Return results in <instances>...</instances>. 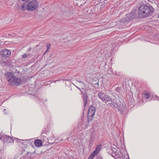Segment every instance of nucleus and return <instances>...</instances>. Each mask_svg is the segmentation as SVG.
<instances>
[{
  "mask_svg": "<svg viewBox=\"0 0 159 159\" xmlns=\"http://www.w3.org/2000/svg\"><path fill=\"white\" fill-rule=\"evenodd\" d=\"M152 12L149 7L145 5H141L138 10L134 9L131 12V14H134L136 19L141 17H146L151 15Z\"/></svg>",
  "mask_w": 159,
  "mask_h": 159,
  "instance_id": "f257e3e1",
  "label": "nucleus"
},
{
  "mask_svg": "<svg viewBox=\"0 0 159 159\" xmlns=\"http://www.w3.org/2000/svg\"><path fill=\"white\" fill-rule=\"evenodd\" d=\"M107 104L112 108L115 110H117L121 115L124 113L126 109L125 106L123 105L119 99H113L111 98Z\"/></svg>",
  "mask_w": 159,
  "mask_h": 159,
  "instance_id": "f03ea898",
  "label": "nucleus"
},
{
  "mask_svg": "<svg viewBox=\"0 0 159 159\" xmlns=\"http://www.w3.org/2000/svg\"><path fill=\"white\" fill-rule=\"evenodd\" d=\"M39 3L35 0H33L28 2V11H32L36 10L39 6Z\"/></svg>",
  "mask_w": 159,
  "mask_h": 159,
  "instance_id": "7ed1b4c3",
  "label": "nucleus"
},
{
  "mask_svg": "<svg viewBox=\"0 0 159 159\" xmlns=\"http://www.w3.org/2000/svg\"><path fill=\"white\" fill-rule=\"evenodd\" d=\"M96 111L95 108L93 106H91L89 107L88 113V121H91L93 119L95 112Z\"/></svg>",
  "mask_w": 159,
  "mask_h": 159,
  "instance_id": "20e7f679",
  "label": "nucleus"
},
{
  "mask_svg": "<svg viewBox=\"0 0 159 159\" xmlns=\"http://www.w3.org/2000/svg\"><path fill=\"white\" fill-rule=\"evenodd\" d=\"M25 80H23V78L21 77L20 78H18L16 76H14L13 77L10 84L11 85H20L22 83H24Z\"/></svg>",
  "mask_w": 159,
  "mask_h": 159,
  "instance_id": "39448f33",
  "label": "nucleus"
},
{
  "mask_svg": "<svg viewBox=\"0 0 159 159\" xmlns=\"http://www.w3.org/2000/svg\"><path fill=\"white\" fill-rule=\"evenodd\" d=\"M99 98L103 102L105 103L106 104L108 102L111 100L110 98L107 95L103 93L102 92H99L98 95Z\"/></svg>",
  "mask_w": 159,
  "mask_h": 159,
  "instance_id": "423d86ee",
  "label": "nucleus"
},
{
  "mask_svg": "<svg viewBox=\"0 0 159 159\" xmlns=\"http://www.w3.org/2000/svg\"><path fill=\"white\" fill-rule=\"evenodd\" d=\"M0 139L2 140L4 142L11 143H13L14 142V140L13 138L3 134H0Z\"/></svg>",
  "mask_w": 159,
  "mask_h": 159,
  "instance_id": "0eeeda50",
  "label": "nucleus"
},
{
  "mask_svg": "<svg viewBox=\"0 0 159 159\" xmlns=\"http://www.w3.org/2000/svg\"><path fill=\"white\" fill-rule=\"evenodd\" d=\"M133 19H136L134 14H131V12L129 14H127L125 18L121 20V22L122 24H126Z\"/></svg>",
  "mask_w": 159,
  "mask_h": 159,
  "instance_id": "6e6552de",
  "label": "nucleus"
},
{
  "mask_svg": "<svg viewBox=\"0 0 159 159\" xmlns=\"http://www.w3.org/2000/svg\"><path fill=\"white\" fill-rule=\"evenodd\" d=\"M91 121H88V119L87 120H84L81 119V120L79 122L78 126L82 129H86L89 125V122Z\"/></svg>",
  "mask_w": 159,
  "mask_h": 159,
  "instance_id": "1a4fd4ad",
  "label": "nucleus"
},
{
  "mask_svg": "<svg viewBox=\"0 0 159 159\" xmlns=\"http://www.w3.org/2000/svg\"><path fill=\"white\" fill-rule=\"evenodd\" d=\"M0 54L3 57L7 58L11 55V52L7 49H4L1 51Z\"/></svg>",
  "mask_w": 159,
  "mask_h": 159,
  "instance_id": "9d476101",
  "label": "nucleus"
},
{
  "mask_svg": "<svg viewBox=\"0 0 159 159\" xmlns=\"http://www.w3.org/2000/svg\"><path fill=\"white\" fill-rule=\"evenodd\" d=\"M4 76L10 84L14 76V75L11 72H7L5 73Z\"/></svg>",
  "mask_w": 159,
  "mask_h": 159,
  "instance_id": "9b49d317",
  "label": "nucleus"
},
{
  "mask_svg": "<svg viewBox=\"0 0 159 159\" xmlns=\"http://www.w3.org/2000/svg\"><path fill=\"white\" fill-rule=\"evenodd\" d=\"M102 146L101 145H99L97 146L95 150L94 151L93 153L95 154L96 155H97L99 152L100 151L101 148Z\"/></svg>",
  "mask_w": 159,
  "mask_h": 159,
  "instance_id": "f8f14e48",
  "label": "nucleus"
},
{
  "mask_svg": "<svg viewBox=\"0 0 159 159\" xmlns=\"http://www.w3.org/2000/svg\"><path fill=\"white\" fill-rule=\"evenodd\" d=\"M28 3H27L26 2H25L21 4V7L23 11H25L27 10H28Z\"/></svg>",
  "mask_w": 159,
  "mask_h": 159,
  "instance_id": "ddd939ff",
  "label": "nucleus"
},
{
  "mask_svg": "<svg viewBox=\"0 0 159 159\" xmlns=\"http://www.w3.org/2000/svg\"><path fill=\"white\" fill-rule=\"evenodd\" d=\"M84 107L86 106L88 102V97L86 94H84L83 97Z\"/></svg>",
  "mask_w": 159,
  "mask_h": 159,
  "instance_id": "4468645a",
  "label": "nucleus"
},
{
  "mask_svg": "<svg viewBox=\"0 0 159 159\" xmlns=\"http://www.w3.org/2000/svg\"><path fill=\"white\" fill-rule=\"evenodd\" d=\"M34 144L37 147H40L42 145V143L41 140L36 139L35 140Z\"/></svg>",
  "mask_w": 159,
  "mask_h": 159,
  "instance_id": "2eb2a0df",
  "label": "nucleus"
},
{
  "mask_svg": "<svg viewBox=\"0 0 159 159\" xmlns=\"http://www.w3.org/2000/svg\"><path fill=\"white\" fill-rule=\"evenodd\" d=\"M143 97L146 98H149L151 97L150 94L148 93H143Z\"/></svg>",
  "mask_w": 159,
  "mask_h": 159,
  "instance_id": "dca6fc26",
  "label": "nucleus"
},
{
  "mask_svg": "<svg viewBox=\"0 0 159 159\" xmlns=\"http://www.w3.org/2000/svg\"><path fill=\"white\" fill-rule=\"evenodd\" d=\"M93 137L92 136H91L90 137V139L89 140V145L91 146V145L93 143Z\"/></svg>",
  "mask_w": 159,
  "mask_h": 159,
  "instance_id": "f3484780",
  "label": "nucleus"
},
{
  "mask_svg": "<svg viewBox=\"0 0 159 159\" xmlns=\"http://www.w3.org/2000/svg\"><path fill=\"white\" fill-rule=\"evenodd\" d=\"M95 156L96 155L92 152L90 154V156L89 157L88 159H93Z\"/></svg>",
  "mask_w": 159,
  "mask_h": 159,
  "instance_id": "a211bd4d",
  "label": "nucleus"
},
{
  "mask_svg": "<svg viewBox=\"0 0 159 159\" xmlns=\"http://www.w3.org/2000/svg\"><path fill=\"white\" fill-rule=\"evenodd\" d=\"M46 46L47 49L45 52H46L48 51V50L50 47L51 45L50 44H47Z\"/></svg>",
  "mask_w": 159,
  "mask_h": 159,
  "instance_id": "6ab92c4d",
  "label": "nucleus"
},
{
  "mask_svg": "<svg viewBox=\"0 0 159 159\" xmlns=\"http://www.w3.org/2000/svg\"><path fill=\"white\" fill-rule=\"evenodd\" d=\"M121 91V89L119 87H117L116 89V91L117 93H120Z\"/></svg>",
  "mask_w": 159,
  "mask_h": 159,
  "instance_id": "aec40b11",
  "label": "nucleus"
},
{
  "mask_svg": "<svg viewBox=\"0 0 159 159\" xmlns=\"http://www.w3.org/2000/svg\"><path fill=\"white\" fill-rule=\"evenodd\" d=\"M23 58H26L27 57V55L26 54H24L23 56Z\"/></svg>",
  "mask_w": 159,
  "mask_h": 159,
  "instance_id": "412c9836",
  "label": "nucleus"
},
{
  "mask_svg": "<svg viewBox=\"0 0 159 159\" xmlns=\"http://www.w3.org/2000/svg\"><path fill=\"white\" fill-rule=\"evenodd\" d=\"M113 149H112V151L114 153L116 152V151H117V149H116L115 148H114V150H113Z\"/></svg>",
  "mask_w": 159,
  "mask_h": 159,
  "instance_id": "4be33fe9",
  "label": "nucleus"
},
{
  "mask_svg": "<svg viewBox=\"0 0 159 159\" xmlns=\"http://www.w3.org/2000/svg\"><path fill=\"white\" fill-rule=\"evenodd\" d=\"M96 159H103V158L102 157H97Z\"/></svg>",
  "mask_w": 159,
  "mask_h": 159,
  "instance_id": "5701e85b",
  "label": "nucleus"
},
{
  "mask_svg": "<svg viewBox=\"0 0 159 159\" xmlns=\"http://www.w3.org/2000/svg\"><path fill=\"white\" fill-rule=\"evenodd\" d=\"M5 111H6V109H4L3 112H4L5 114H6L7 113H5Z\"/></svg>",
  "mask_w": 159,
  "mask_h": 159,
  "instance_id": "b1692460",
  "label": "nucleus"
},
{
  "mask_svg": "<svg viewBox=\"0 0 159 159\" xmlns=\"http://www.w3.org/2000/svg\"><path fill=\"white\" fill-rule=\"evenodd\" d=\"M21 0L22 1H28V0Z\"/></svg>",
  "mask_w": 159,
  "mask_h": 159,
  "instance_id": "393cba45",
  "label": "nucleus"
},
{
  "mask_svg": "<svg viewBox=\"0 0 159 159\" xmlns=\"http://www.w3.org/2000/svg\"><path fill=\"white\" fill-rule=\"evenodd\" d=\"M95 84H98V83H95Z\"/></svg>",
  "mask_w": 159,
  "mask_h": 159,
  "instance_id": "a878e982",
  "label": "nucleus"
},
{
  "mask_svg": "<svg viewBox=\"0 0 159 159\" xmlns=\"http://www.w3.org/2000/svg\"><path fill=\"white\" fill-rule=\"evenodd\" d=\"M105 65H106V63H105Z\"/></svg>",
  "mask_w": 159,
  "mask_h": 159,
  "instance_id": "bb28decb",
  "label": "nucleus"
},
{
  "mask_svg": "<svg viewBox=\"0 0 159 159\" xmlns=\"http://www.w3.org/2000/svg\"><path fill=\"white\" fill-rule=\"evenodd\" d=\"M158 17L159 18V16H158Z\"/></svg>",
  "mask_w": 159,
  "mask_h": 159,
  "instance_id": "cd10ccee",
  "label": "nucleus"
}]
</instances>
